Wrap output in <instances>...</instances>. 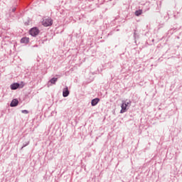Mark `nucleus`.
Instances as JSON below:
<instances>
[{"label": "nucleus", "instance_id": "6e6552de", "mask_svg": "<svg viewBox=\"0 0 182 182\" xmlns=\"http://www.w3.org/2000/svg\"><path fill=\"white\" fill-rule=\"evenodd\" d=\"M21 43H28L29 38L24 37V38H21Z\"/></svg>", "mask_w": 182, "mask_h": 182}, {"label": "nucleus", "instance_id": "0eeeda50", "mask_svg": "<svg viewBox=\"0 0 182 182\" xmlns=\"http://www.w3.org/2000/svg\"><path fill=\"white\" fill-rule=\"evenodd\" d=\"M19 87V83H14L11 85V90H16Z\"/></svg>", "mask_w": 182, "mask_h": 182}, {"label": "nucleus", "instance_id": "1a4fd4ad", "mask_svg": "<svg viewBox=\"0 0 182 182\" xmlns=\"http://www.w3.org/2000/svg\"><path fill=\"white\" fill-rule=\"evenodd\" d=\"M57 81H58V78H52L50 80V83H52L53 85H55V83H56Z\"/></svg>", "mask_w": 182, "mask_h": 182}, {"label": "nucleus", "instance_id": "9d476101", "mask_svg": "<svg viewBox=\"0 0 182 182\" xmlns=\"http://www.w3.org/2000/svg\"><path fill=\"white\" fill-rule=\"evenodd\" d=\"M142 14L141 10H138L135 11L136 16H140V14Z\"/></svg>", "mask_w": 182, "mask_h": 182}, {"label": "nucleus", "instance_id": "7ed1b4c3", "mask_svg": "<svg viewBox=\"0 0 182 182\" xmlns=\"http://www.w3.org/2000/svg\"><path fill=\"white\" fill-rule=\"evenodd\" d=\"M30 35H31V36H37V35H39V29L36 27L32 28L30 30Z\"/></svg>", "mask_w": 182, "mask_h": 182}, {"label": "nucleus", "instance_id": "39448f33", "mask_svg": "<svg viewBox=\"0 0 182 182\" xmlns=\"http://www.w3.org/2000/svg\"><path fill=\"white\" fill-rule=\"evenodd\" d=\"M18 103H19V101H18L16 99H14L11 101L10 106L11 107H15L16 106H18Z\"/></svg>", "mask_w": 182, "mask_h": 182}, {"label": "nucleus", "instance_id": "f257e3e1", "mask_svg": "<svg viewBox=\"0 0 182 182\" xmlns=\"http://www.w3.org/2000/svg\"><path fill=\"white\" fill-rule=\"evenodd\" d=\"M52 23H53V21L50 18H45L42 21L43 26H51Z\"/></svg>", "mask_w": 182, "mask_h": 182}, {"label": "nucleus", "instance_id": "20e7f679", "mask_svg": "<svg viewBox=\"0 0 182 182\" xmlns=\"http://www.w3.org/2000/svg\"><path fill=\"white\" fill-rule=\"evenodd\" d=\"M63 97H68L69 96V89L68 88V87L63 89Z\"/></svg>", "mask_w": 182, "mask_h": 182}, {"label": "nucleus", "instance_id": "f03ea898", "mask_svg": "<svg viewBox=\"0 0 182 182\" xmlns=\"http://www.w3.org/2000/svg\"><path fill=\"white\" fill-rule=\"evenodd\" d=\"M131 103L132 102L130 101L129 102H127V101L122 102V104L121 106L122 109L120 111V113H124L127 109V106H129V105L130 106Z\"/></svg>", "mask_w": 182, "mask_h": 182}, {"label": "nucleus", "instance_id": "9b49d317", "mask_svg": "<svg viewBox=\"0 0 182 182\" xmlns=\"http://www.w3.org/2000/svg\"><path fill=\"white\" fill-rule=\"evenodd\" d=\"M22 113H24L25 114H28L29 112H28V110H22Z\"/></svg>", "mask_w": 182, "mask_h": 182}, {"label": "nucleus", "instance_id": "423d86ee", "mask_svg": "<svg viewBox=\"0 0 182 182\" xmlns=\"http://www.w3.org/2000/svg\"><path fill=\"white\" fill-rule=\"evenodd\" d=\"M99 102H100V100L99 98H95L92 100L91 105L92 106H96V105H97Z\"/></svg>", "mask_w": 182, "mask_h": 182}]
</instances>
